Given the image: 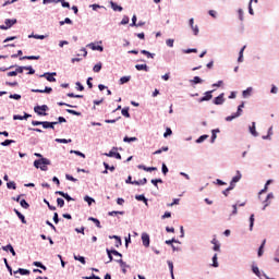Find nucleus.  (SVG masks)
<instances>
[{
  "label": "nucleus",
  "instance_id": "obj_55",
  "mask_svg": "<svg viewBox=\"0 0 279 279\" xmlns=\"http://www.w3.org/2000/svg\"><path fill=\"white\" fill-rule=\"evenodd\" d=\"M168 266H169V269H170V274H171V276H172V279H175V278L173 277V262H168Z\"/></svg>",
  "mask_w": 279,
  "mask_h": 279
},
{
  "label": "nucleus",
  "instance_id": "obj_33",
  "mask_svg": "<svg viewBox=\"0 0 279 279\" xmlns=\"http://www.w3.org/2000/svg\"><path fill=\"white\" fill-rule=\"evenodd\" d=\"M74 260H78L82 265H86V258H84V256L74 255Z\"/></svg>",
  "mask_w": 279,
  "mask_h": 279
},
{
  "label": "nucleus",
  "instance_id": "obj_12",
  "mask_svg": "<svg viewBox=\"0 0 279 279\" xmlns=\"http://www.w3.org/2000/svg\"><path fill=\"white\" fill-rule=\"evenodd\" d=\"M142 243L144 247H149V234L147 233L142 234Z\"/></svg>",
  "mask_w": 279,
  "mask_h": 279
},
{
  "label": "nucleus",
  "instance_id": "obj_64",
  "mask_svg": "<svg viewBox=\"0 0 279 279\" xmlns=\"http://www.w3.org/2000/svg\"><path fill=\"white\" fill-rule=\"evenodd\" d=\"M66 180H70V182H77V179L73 178L71 174L65 175Z\"/></svg>",
  "mask_w": 279,
  "mask_h": 279
},
{
  "label": "nucleus",
  "instance_id": "obj_29",
  "mask_svg": "<svg viewBox=\"0 0 279 279\" xmlns=\"http://www.w3.org/2000/svg\"><path fill=\"white\" fill-rule=\"evenodd\" d=\"M15 215L21 219L22 223H27V220H25V216L21 214L17 209H14Z\"/></svg>",
  "mask_w": 279,
  "mask_h": 279
},
{
  "label": "nucleus",
  "instance_id": "obj_4",
  "mask_svg": "<svg viewBox=\"0 0 279 279\" xmlns=\"http://www.w3.org/2000/svg\"><path fill=\"white\" fill-rule=\"evenodd\" d=\"M215 93V89L207 90L204 93V96L198 98V104H203V101H210L213 99V94Z\"/></svg>",
  "mask_w": 279,
  "mask_h": 279
},
{
  "label": "nucleus",
  "instance_id": "obj_41",
  "mask_svg": "<svg viewBox=\"0 0 279 279\" xmlns=\"http://www.w3.org/2000/svg\"><path fill=\"white\" fill-rule=\"evenodd\" d=\"M239 21H245L243 9L238 10Z\"/></svg>",
  "mask_w": 279,
  "mask_h": 279
},
{
  "label": "nucleus",
  "instance_id": "obj_47",
  "mask_svg": "<svg viewBox=\"0 0 279 279\" xmlns=\"http://www.w3.org/2000/svg\"><path fill=\"white\" fill-rule=\"evenodd\" d=\"M131 76H122L120 78V84H128V82H130Z\"/></svg>",
  "mask_w": 279,
  "mask_h": 279
},
{
  "label": "nucleus",
  "instance_id": "obj_27",
  "mask_svg": "<svg viewBox=\"0 0 279 279\" xmlns=\"http://www.w3.org/2000/svg\"><path fill=\"white\" fill-rule=\"evenodd\" d=\"M135 69L137 71H146V72L149 71V66H147V64H136Z\"/></svg>",
  "mask_w": 279,
  "mask_h": 279
},
{
  "label": "nucleus",
  "instance_id": "obj_18",
  "mask_svg": "<svg viewBox=\"0 0 279 279\" xmlns=\"http://www.w3.org/2000/svg\"><path fill=\"white\" fill-rule=\"evenodd\" d=\"M89 49H92L93 51H104V47L96 45V44H89L88 45Z\"/></svg>",
  "mask_w": 279,
  "mask_h": 279
},
{
  "label": "nucleus",
  "instance_id": "obj_57",
  "mask_svg": "<svg viewBox=\"0 0 279 279\" xmlns=\"http://www.w3.org/2000/svg\"><path fill=\"white\" fill-rule=\"evenodd\" d=\"M208 14H209V16H211L213 19H217V11H215V10H209V11H208Z\"/></svg>",
  "mask_w": 279,
  "mask_h": 279
},
{
  "label": "nucleus",
  "instance_id": "obj_25",
  "mask_svg": "<svg viewBox=\"0 0 279 279\" xmlns=\"http://www.w3.org/2000/svg\"><path fill=\"white\" fill-rule=\"evenodd\" d=\"M20 60H40V56H24Z\"/></svg>",
  "mask_w": 279,
  "mask_h": 279
},
{
  "label": "nucleus",
  "instance_id": "obj_26",
  "mask_svg": "<svg viewBox=\"0 0 279 279\" xmlns=\"http://www.w3.org/2000/svg\"><path fill=\"white\" fill-rule=\"evenodd\" d=\"M252 90H253L252 87H247L246 89H244V90L242 92V97H244V99L247 98V97H250V95H252Z\"/></svg>",
  "mask_w": 279,
  "mask_h": 279
},
{
  "label": "nucleus",
  "instance_id": "obj_61",
  "mask_svg": "<svg viewBox=\"0 0 279 279\" xmlns=\"http://www.w3.org/2000/svg\"><path fill=\"white\" fill-rule=\"evenodd\" d=\"M270 93H271L272 95L278 94V87H277L276 85H271Z\"/></svg>",
  "mask_w": 279,
  "mask_h": 279
},
{
  "label": "nucleus",
  "instance_id": "obj_9",
  "mask_svg": "<svg viewBox=\"0 0 279 279\" xmlns=\"http://www.w3.org/2000/svg\"><path fill=\"white\" fill-rule=\"evenodd\" d=\"M41 125H43L44 130H49V128L51 130H53L54 129L53 125H58V122L44 121V122H41Z\"/></svg>",
  "mask_w": 279,
  "mask_h": 279
},
{
  "label": "nucleus",
  "instance_id": "obj_52",
  "mask_svg": "<svg viewBox=\"0 0 279 279\" xmlns=\"http://www.w3.org/2000/svg\"><path fill=\"white\" fill-rule=\"evenodd\" d=\"M158 183L162 184V179H153L151 180V184H154V186H158Z\"/></svg>",
  "mask_w": 279,
  "mask_h": 279
},
{
  "label": "nucleus",
  "instance_id": "obj_43",
  "mask_svg": "<svg viewBox=\"0 0 279 279\" xmlns=\"http://www.w3.org/2000/svg\"><path fill=\"white\" fill-rule=\"evenodd\" d=\"M238 206L239 204L232 205L233 210L231 211L230 217H233V215H238L239 213Z\"/></svg>",
  "mask_w": 279,
  "mask_h": 279
},
{
  "label": "nucleus",
  "instance_id": "obj_13",
  "mask_svg": "<svg viewBox=\"0 0 279 279\" xmlns=\"http://www.w3.org/2000/svg\"><path fill=\"white\" fill-rule=\"evenodd\" d=\"M269 184H274V180L269 179L266 181L264 189L259 191V195H263V193H267L269 190Z\"/></svg>",
  "mask_w": 279,
  "mask_h": 279
},
{
  "label": "nucleus",
  "instance_id": "obj_32",
  "mask_svg": "<svg viewBox=\"0 0 279 279\" xmlns=\"http://www.w3.org/2000/svg\"><path fill=\"white\" fill-rule=\"evenodd\" d=\"M15 274H21V276H29V270L25 268H19V270L15 271Z\"/></svg>",
  "mask_w": 279,
  "mask_h": 279
},
{
  "label": "nucleus",
  "instance_id": "obj_7",
  "mask_svg": "<svg viewBox=\"0 0 279 279\" xmlns=\"http://www.w3.org/2000/svg\"><path fill=\"white\" fill-rule=\"evenodd\" d=\"M211 245L213 246V250L214 252H221V242H219V240H217V238H214L211 241H210Z\"/></svg>",
  "mask_w": 279,
  "mask_h": 279
},
{
  "label": "nucleus",
  "instance_id": "obj_44",
  "mask_svg": "<svg viewBox=\"0 0 279 279\" xmlns=\"http://www.w3.org/2000/svg\"><path fill=\"white\" fill-rule=\"evenodd\" d=\"M20 205L22 206V208H29V203L25 199L20 201Z\"/></svg>",
  "mask_w": 279,
  "mask_h": 279
},
{
  "label": "nucleus",
  "instance_id": "obj_49",
  "mask_svg": "<svg viewBox=\"0 0 279 279\" xmlns=\"http://www.w3.org/2000/svg\"><path fill=\"white\" fill-rule=\"evenodd\" d=\"M66 112H69V114H74V117H80L82 114L81 112L73 109H66Z\"/></svg>",
  "mask_w": 279,
  "mask_h": 279
},
{
  "label": "nucleus",
  "instance_id": "obj_20",
  "mask_svg": "<svg viewBox=\"0 0 279 279\" xmlns=\"http://www.w3.org/2000/svg\"><path fill=\"white\" fill-rule=\"evenodd\" d=\"M4 24L7 25V28L10 29V27H12V25H16V19H13V20L7 19L4 21Z\"/></svg>",
  "mask_w": 279,
  "mask_h": 279
},
{
  "label": "nucleus",
  "instance_id": "obj_8",
  "mask_svg": "<svg viewBox=\"0 0 279 279\" xmlns=\"http://www.w3.org/2000/svg\"><path fill=\"white\" fill-rule=\"evenodd\" d=\"M191 86H197V84H204V80L199 76H194L192 80H190Z\"/></svg>",
  "mask_w": 279,
  "mask_h": 279
},
{
  "label": "nucleus",
  "instance_id": "obj_3",
  "mask_svg": "<svg viewBox=\"0 0 279 279\" xmlns=\"http://www.w3.org/2000/svg\"><path fill=\"white\" fill-rule=\"evenodd\" d=\"M225 97H226L225 93H221L217 97H215L213 99L214 106H223V104H226V98Z\"/></svg>",
  "mask_w": 279,
  "mask_h": 279
},
{
  "label": "nucleus",
  "instance_id": "obj_24",
  "mask_svg": "<svg viewBox=\"0 0 279 279\" xmlns=\"http://www.w3.org/2000/svg\"><path fill=\"white\" fill-rule=\"evenodd\" d=\"M111 8L114 12H123V7H121L114 2H111Z\"/></svg>",
  "mask_w": 279,
  "mask_h": 279
},
{
  "label": "nucleus",
  "instance_id": "obj_54",
  "mask_svg": "<svg viewBox=\"0 0 279 279\" xmlns=\"http://www.w3.org/2000/svg\"><path fill=\"white\" fill-rule=\"evenodd\" d=\"M124 211H109L108 215L109 217H114V215H124Z\"/></svg>",
  "mask_w": 279,
  "mask_h": 279
},
{
  "label": "nucleus",
  "instance_id": "obj_28",
  "mask_svg": "<svg viewBox=\"0 0 279 279\" xmlns=\"http://www.w3.org/2000/svg\"><path fill=\"white\" fill-rule=\"evenodd\" d=\"M138 169H143V171H158V168L156 167H146V166H143V165H140L138 166Z\"/></svg>",
  "mask_w": 279,
  "mask_h": 279
},
{
  "label": "nucleus",
  "instance_id": "obj_37",
  "mask_svg": "<svg viewBox=\"0 0 279 279\" xmlns=\"http://www.w3.org/2000/svg\"><path fill=\"white\" fill-rule=\"evenodd\" d=\"M121 112L123 117L130 119V107L123 108Z\"/></svg>",
  "mask_w": 279,
  "mask_h": 279
},
{
  "label": "nucleus",
  "instance_id": "obj_36",
  "mask_svg": "<svg viewBox=\"0 0 279 279\" xmlns=\"http://www.w3.org/2000/svg\"><path fill=\"white\" fill-rule=\"evenodd\" d=\"M182 53H197V48L182 49Z\"/></svg>",
  "mask_w": 279,
  "mask_h": 279
},
{
  "label": "nucleus",
  "instance_id": "obj_60",
  "mask_svg": "<svg viewBox=\"0 0 279 279\" xmlns=\"http://www.w3.org/2000/svg\"><path fill=\"white\" fill-rule=\"evenodd\" d=\"M136 21H137L136 15H133L132 23L130 24V26L131 27H136V25H137Z\"/></svg>",
  "mask_w": 279,
  "mask_h": 279
},
{
  "label": "nucleus",
  "instance_id": "obj_38",
  "mask_svg": "<svg viewBox=\"0 0 279 279\" xmlns=\"http://www.w3.org/2000/svg\"><path fill=\"white\" fill-rule=\"evenodd\" d=\"M88 220L93 221L95 223V226H97L98 228H101V222L99 221V219L89 217Z\"/></svg>",
  "mask_w": 279,
  "mask_h": 279
},
{
  "label": "nucleus",
  "instance_id": "obj_59",
  "mask_svg": "<svg viewBox=\"0 0 279 279\" xmlns=\"http://www.w3.org/2000/svg\"><path fill=\"white\" fill-rule=\"evenodd\" d=\"M9 98H10V99H16V100L19 101V99H21V95H19V94H11V95L9 96Z\"/></svg>",
  "mask_w": 279,
  "mask_h": 279
},
{
  "label": "nucleus",
  "instance_id": "obj_53",
  "mask_svg": "<svg viewBox=\"0 0 279 279\" xmlns=\"http://www.w3.org/2000/svg\"><path fill=\"white\" fill-rule=\"evenodd\" d=\"M141 53H143V56H146L147 58H154V54L147 50H142Z\"/></svg>",
  "mask_w": 279,
  "mask_h": 279
},
{
  "label": "nucleus",
  "instance_id": "obj_21",
  "mask_svg": "<svg viewBox=\"0 0 279 279\" xmlns=\"http://www.w3.org/2000/svg\"><path fill=\"white\" fill-rule=\"evenodd\" d=\"M106 156H109V158H117V160H121V154L114 153L112 150L106 154Z\"/></svg>",
  "mask_w": 279,
  "mask_h": 279
},
{
  "label": "nucleus",
  "instance_id": "obj_17",
  "mask_svg": "<svg viewBox=\"0 0 279 279\" xmlns=\"http://www.w3.org/2000/svg\"><path fill=\"white\" fill-rule=\"evenodd\" d=\"M265 243H267V240H264L260 244V246L258 247L257 251V256L260 257L263 256L264 252H265Z\"/></svg>",
  "mask_w": 279,
  "mask_h": 279
},
{
  "label": "nucleus",
  "instance_id": "obj_31",
  "mask_svg": "<svg viewBox=\"0 0 279 279\" xmlns=\"http://www.w3.org/2000/svg\"><path fill=\"white\" fill-rule=\"evenodd\" d=\"M252 271L257 276V278H260V269H258V266L252 265Z\"/></svg>",
  "mask_w": 279,
  "mask_h": 279
},
{
  "label": "nucleus",
  "instance_id": "obj_62",
  "mask_svg": "<svg viewBox=\"0 0 279 279\" xmlns=\"http://www.w3.org/2000/svg\"><path fill=\"white\" fill-rule=\"evenodd\" d=\"M84 199L87 202L88 206H90L93 202H95V199L90 198L89 196H85Z\"/></svg>",
  "mask_w": 279,
  "mask_h": 279
},
{
  "label": "nucleus",
  "instance_id": "obj_39",
  "mask_svg": "<svg viewBox=\"0 0 279 279\" xmlns=\"http://www.w3.org/2000/svg\"><path fill=\"white\" fill-rule=\"evenodd\" d=\"M33 265L35 267H39L40 269H44V271H47V266L43 265L40 262H34Z\"/></svg>",
  "mask_w": 279,
  "mask_h": 279
},
{
  "label": "nucleus",
  "instance_id": "obj_23",
  "mask_svg": "<svg viewBox=\"0 0 279 279\" xmlns=\"http://www.w3.org/2000/svg\"><path fill=\"white\" fill-rule=\"evenodd\" d=\"M248 221H250L248 230L250 232H252V230H254V221H256V219L254 218V214L250 216Z\"/></svg>",
  "mask_w": 279,
  "mask_h": 279
},
{
  "label": "nucleus",
  "instance_id": "obj_56",
  "mask_svg": "<svg viewBox=\"0 0 279 279\" xmlns=\"http://www.w3.org/2000/svg\"><path fill=\"white\" fill-rule=\"evenodd\" d=\"M57 204L60 208H64V201L62 198H57Z\"/></svg>",
  "mask_w": 279,
  "mask_h": 279
},
{
  "label": "nucleus",
  "instance_id": "obj_6",
  "mask_svg": "<svg viewBox=\"0 0 279 279\" xmlns=\"http://www.w3.org/2000/svg\"><path fill=\"white\" fill-rule=\"evenodd\" d=\"M189 23H190V27H191L194 36H198V34H199V26L195 25V20L192 17V19H190Z\"/></svg>",
  "mask_w": 279,
  "mask_h": 279
},
{
  "label": "nucleus",
  "instance_id": "obj_19",
  "mask_svg": "<svg viewBox=\"0 0 279 279\" xmlns=\"http://www.w3.org/2000/svg\"><path fill=\"white\" fill-rule=\"evenodd\" d=\"M53 92V88L51 87H45V89H32V93H52Z\"/></svg>",
  "mask_w": 279,
  "mask_h": 279
},
{
  "label": "nucleus",
  "instance_id": "obj_40",
  "mask_svg": "<svg viewBox=\"0 0 279 279\" xmlns=\"http://www.w3.org/2000/svg\"><path fill=\"white\" fill-rule=\"evenodd\" d=\"M7 187L16 191V183L14 181H10L7 183Z\"/></svg>",
  "mask_w": 279,
  "mask_h": 279
},
{
  "label": "nucleus",
  "instance_id": "obj_34",
  "mask_svg": "<svg viewBox=\"0 0 279 279\" xmlns=\"http://www.w3.org/2000/svg\"><path fill=\"white\" fill-rule=\"evenodd\" d=\"M206 138H208V134H204V135H201L196 141L195 143H197L198 145L204 143V141H206Z\"/></svg>",
  "mask_w": 279,
  "mask_h": 279
},
{
  "label": "nucleus",
  "instance_id": "obj_14",
  "mask_svg": "<svg viewBox=\"0 0 279 279\" xmlns=\"http://www.w3.org/2000/svg\"><path fill=\"white\" fill-rule=\"evenodd\" d=\"M54 75H57L56 72L45 73L44 75H41V77H46L48 82H56V77H53Z\"/></svg>",
  "mask_w": 279,
  "mask_h": 279
},
{
  "label": "nucleus",
  "instance_id": "obj_11",
  "mask_svg": "<svg viewBox=\"0 0 279 279\" xmlns=\"http://www.w3.org/2000/svg\"><path fill=\"white\" fill-rule=\"evenodd\" d=\"M56 195H61V197H64V199H66V202H73L74 201L73 197H71L69 195V193H64L62 191H57Z\"/></svg>",
  "mask_w": 279,
  "mask_h": 279
},
{
  "label": "nucleus",
  "instance_id": "obj_46",
  "mask_svg": "<svg viewBox=\"0 0 279 279\" xmlns=\"http://www.w3.org/2000/svg\"><path fill=\"white\" fill-rule=\"evenodd\" d=\"M93 71L94 73H99V71H101V62L94 65Z\"/></svg>",
  "mask_w": 279,
  "mask_h": 279
},
{
  "label": "nucleus",
  "instance_id": "obj_58",
  "mask_svg": "<svg viewBox=\"0 0 279 279\" xmlns=\"http://www.w3.org/2000/svg\"><path fill=\"white\" fill-rule=\"evenodd\" d=\"M57 143H63V144H66V143H71V140H65V138H57L56 140Z\"/></svg>",
  "mask_w": 279,
  "mask_h": 279
},
{
  "label": "nucleus",
  "instance_id": "obj_45",
  "mask_svg": "<svg viewBox=\"0 0 279 279\" xmlns=\"http://www.w3.org/2000/svg\"><path fill=\"white\" fill-rule=\"evenodd\" d=\"M214 184H217L218 186H226V183L223 180L221 179H216V181L214 182Z\"/></svg>",
  "mask_w": 279,
  "mask_h": 279
},
{
  "label": "nucleus",
  "instance_id": "obj_42",
  "mask_svg": "<svg viewBox=\"0 0 279 279\" xmlns=\"http://www.w3.org/2000/svg\"><path fill=\"white\" fill-rule=\"evenodd\" d=\"M136 141H138V138H136V137H128V136H125V137L123 138V142H124V143H134V142H136Z\"/></svg>",
  "mask_w": 279,
  "mask_h": 279
},
{
  "label": "nucleus",
  "instance_id": "obj_15",
  "mask_svg": "<svg viewBox=\"0 0 279 279\" xmlns=\"http://www.w3.org/2000/svg\"><path fill=\"white\" fill-rule=\"evenodd\" d=\"M241 178H243V174L236 170V174L231 179V182L236 184L238 182H241Z\"/></svg>",
  "mask_w": 279,
  "mask_h": 279
},
{
  "label": "nucleus",
  "instance_id": "obj_22",
  "mask_svg": "<svg viewBox=\"0 0 279 279\" xmlns=\"http://www.w3.org/2000/svg\"><path fill=\"white\" fill-rule=\"evenodd\" d=\"M213 264L211 267H219V258L217 257V253L214 254V256L211 257Z\"/></svg>",
  "mask_w": 279,
  "mask_h": 279
},
{
  "label": "nucleus",
  "instance_id": "obj_51",
  "mask_svg": "<svg viewBox=\"0 0 279 279\" xmlns=\"http://www.w3.org/2000/svg\"><path fill=\"white\" fill-rule=\"evenodd\" d=\"M162 151H169V147L163 146L162 148L156 150V151L154 153V155L156 156V155H158V154H160V153H162Z\"/></svg>",
  "mask_w": 279,
  "mask_h": 279
},
{
  "label": "nucleus",
  "instance_id": "obj_10",
  "mask_svg": "<svg viewBox=\"0 0 279 279\" xmlns=\"http://www.w3.org/2000/svg\"><path fill=\"white\" fill-rule=\"evenodd\" d=\"M248 132L252 136H258V132L256 131V122H252V125L248 126Z\"/></svg>",
  "mask_w": 279,
  "mask_h": 279
},
{
  "label": "nucleus",
  "instance_id": "obj_1",
  "mask_svg": "<svg viewBox=\"0 0 279 279\" xmlns=\"http://www.w3.org/2000/svg\"><path fill=\"white\" fill-rule=\"evenodd\" d=\"M34 156L40 158L34 161V167L36 169H40L41 171H47V169H49L47 166L51 165V161L47 158H43L40 153H35Z\"/></svg>",
  "mask_w": 279,
  "mask_h": 279
},
{
  "label": "nucleus",
  "instance_id": "obj_16",
  "mask_svg": "<svg viewBox=\"0 0 279 279\" xmlns=\"http://www.w3.org/2000/svg\"><path fill=\"white\" fill-rule=\"evenodd\" d=\"M2 250L4 252H11L12 256H16V252L14 251V247L12 244H8L7 246H2Z\"/></svg>",
  "mask_w": 279,
  "mask_h": 279
},
{
  "label": "nucleus",
  "instance_id": "obj_48",
  "mask_svg": "<svg viewBox=\"0 0 279 279\" xmlns=\"http://www.w3.org/2000/svg\"><path fill=\"white\" fill-rule=\"evenodd\" d=\"M12 143H15L14 140H5L1 145L2 147H8V145H12Z\"/></svg>",
  "mask_w": 279,
  "mask_h": 279
},
{
  "label": "nucleus",
  "instance_id": "obj_30",
  "mask_svg": "<svg viewBox=\"0 0 279 279\" xmlns=\"http://www.w3.org/2000/svg\"><path fill=\"white\" fill-rule=\"evenodd\" d=\"M126 184H135L136 186H141V182L138 181H132V175H129L126 181H125Z\"/></svg>",
  "mask_w": 279,
  "mask_h": 279
},
{
  "label": "nucleus",
  "instance_id": "obj_2",
  "mask_svg": "<svg viewBox=\"0 0 279 279\" xmlns=\"http://www.w3.org/2000/svg\"><path fill=\"white\" fill-rule=\"evenodd\" d=\"M34 110L40 117H47V111L49 110V107L47 105L37 106L34 108Z\"/></svg>",
  "mask_w": 279,
  "mask_h": 279
},
{
  "label": "nucleus",
  "instance_id": "obj_5",
  "mask_svg": "<svg viewBox=\"0 0 279 279\" xmlns=\"http://www.w3.org/2000/svg\"><path fill=\"white\" fill-rule=\"evenodd\" d=\"M241 114H243V109L238 107L236 112H233L231 116L226 117L225 121H227V122L234 121V119H239V117H241Z\"/></svg>",
  "mask_w": 279,
  "mask_h": 279
},
{
  "label": "nucleus",
  "instance_id": "obj_50",
  "mask_svg": "<svg viewBox=\"0 0 279 279\" xmlns=\"http://www.w3.org/2000/svg\"><path fill=\"white\" fill-rule=\"evenodd\" d=\"M24 69L25 71H28V75H34V73H36V70L33 69L32 65L25 66Z\"/></svg>",
  "mask_w": 279,
  "mask_h": 279
},
{
  "label": "nucleus",
  "instance_id": "obj_35",
  "mask_svg": "<svg viewBox=\"0 0 279 279\" xmlns=\"http://www.w3.org/2000/svg\"><path fill=\"white\" fill-rule=\"evenodd\" d=\"M110 239H116V247H121V238L119 235L110 236Z\"/></svg>",
  "mask_w": 279,
  "mask_h": 279
},
{
  "label": "nucleus",
  "instance_id": "obj_63",
  "mask_svg": "<svg viewBox=\"0 0 279 279\" xmlns=\"http://www.w3.org/2000/svg\"><path fill=\"white\" fill-rule=\"evenodd\" d=\"M23 71H25V66H17L15 69V73L19 75V73H23Z\"/></svg>",
  "mask_w": 279,
  "mask_h": 279
}]
</instances>
